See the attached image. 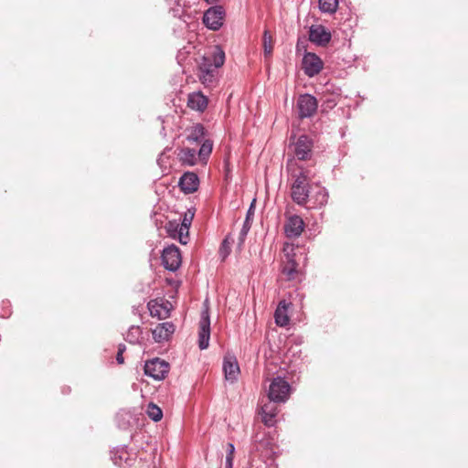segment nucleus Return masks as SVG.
<instances>
[{"label":"nucleus","mask_w":468,"mask_h":468,"mask_svg":"<svg viewBox=\"0 0 468 468\" xmlns=\"http://www.w3.org/2000/svg\"><path fill=\"white\" fill-rule=\"evenodd\" d=\"M225 55L222 51L218 55H215L213 58H203L200 63L199 80L205 86H211L215 81L217 69L224 64Z\"/></svg>","instance_id":"obj_1"},{"label":"nucleus","mask_w":468,"mask_h":468,"mask_svg":"<svg viewBox=\"0 0 468 468\" xmlns=\"http://www.w3.org/2000/svg\"><path fill=\"white\" fill-rule=\"evenodd\" d=\"M291 394V386L284 378L276 377L270 383L268 399L276 403H285Z\"/></svg>","instance_id":"obj_2"},{"label":"nucleus","mask_w":468,"mask_h":468,"mask_svg":"<svg viewBox=\"0 0 468 468\" xmlns=\"http://www.w3.org/2000/svg\"><path fill=\"white\" fill-rule=\"evenodd\" d=\"M293 184L292 186L291 196L292 200L298 205H304L309 198L308 176L305 172L301 171L298 175H293Z\"/></svg>","instance_id":"obj_3"},{"label":"nucleus","mask_w":468,"mask_h":468,"mask_svg":"<svg viewBox=\"0 0 468 468\" xmlns=\"http://www.w3.org/2000/svg\"><path fill=\"white\" fill-rule=\"evenodd\" d=\"M210 339V315L207 306V300L204 303V308L201 311L200 321L198 324V347L201 350L207 349Z\"/></svg>","instance_id":"obj_4"},{"label":"nucleus","mask_w":468,"mask_h":468,"mask_svg":"<svg viewBox=\"0 0 468 468\" xmlns=\"http://www.w3.org/2000/svg\"><path fill=\"white\" fill-rule=\"evenodd\" d=\"M169 369L170 365L159 357L146 361L144 367V374L155 380H163L167 376Z\"/></svg>","instance_id":"obj_5"},{"label":"nucleus","mask_w":468,"mask_h":468,"mask_svg":"<svg viewBox=\"0 0 468 468\" xmlns=\"http://www.w3.org/2000/svg\"><path fill=\"white\" fill-rule=\"evenodd\" d=\"M225 18V10L221 5H215L208 8L203 16L204 25L211 30H218Z\"/></svg>","instance_id":"obj_6"},{"label":"nucleus","mask_w":468,"mask_h":468,"mask_svg":"<svg viewBox=\"0 0 468 468\" xmlns=\"http://www.w3.org/2000/svg\"><path fill=\"white\" fill-rule=\"evenodd\" d=\"M318 102L314 96L305 93L299 96L297 101L298 115L300 119L313 116L317 110Z\"/></svg>","instance_id":"obj_7"},{"label":"nucleus","mask_w":468,"mask_h":468,"mask_svg":"<svg viewBox=\"0 0 468 468\" xmlns=\"http://www.w3.org/2000/svg\"><path fill=\"white\" fill-rule=\"evenodd\" d=\"M161 261L166 270L176 271L181 264V255L178 247L170 245L165 248L162 251Z\"/></svg>","instance_id":"obj_8"},{"label":"nucleus","mask_w":468,"mask_h":468,"mask_svg":"<svg viewBox=\"0 0 468 468\" xmlns=\"http://www.w3.org/2000/svg\"><path fill=\"white\" fill-rule=\"evenodd\" d=\"M314 142L306 134H302L293 144V154L297 159L305 161L312 157Z\"/></svg>","instance_id":"obj_9"},{"label":"nucleus","mask_w":468,"mask_h":468,"mask_svg":"<svg viewBox=\"0 0 468 468\" xmlns=\"http://www.w3.org/2000/svg\"><path fill=\"white\" fill-rule=\"evenodd\" d=\"M324 63L314 53L306 52L303 58L302 68L308 77L312 78L320 73Z\"/></svg>","instance_id":"obj_10"},{"label":"nucleus","mask_w":468,"mask_h":468,"mask_svg":"<svg viewBox=\"0 0 468 468\" xmlns=\"http://www.w3.org/2000/svg\"><path fill=\"white\" fill-rule=\"evenodd\" d=\"M112 460L119 467L130 468L134 464L135 454L130 452L126 446H121L112 452Z\"/></svg>","instance_id":"obj_11"},{"label":"nucleus","mask_w":468,"mask_h":468,"mask_svg":"<svg viewBox=\"0 0 468 468\" xmlns=\"http://www.w3.org/2000/svg\"><path fill=\"white\" fill-rule=\"evenodd\" d=\"M332 38L331 32L322 25H314L309 29V40L320 47H325Z\"/></svg>","instance_id":"obj_12"},{"label":"nucleus","mask_w":468,"mask_h":468,"mask_svg":"<svg viewBox=\"0 0 468 468\" xmlns=\"http://www.w3.org/2000/svg\"><path fill=\"white\" fill-rule=\"evenodd\" d=\"M283 229L287 238L295 239L303 231L304 222L300 216L292 215L288 218Z\"/></svg>","instance_id":"obj_13"},{"label":"nucleus","mask_w":468,"mask_h":468,"mask_svg":"<svg viewBox=\"0 0 468 468\" xmlns=\"http://www.w3.org/2000/svg\"><path fill=\"white\" fill-rule=\"evenodd\" d=\"M178 186L185 194L195 193L199 186V178L193 172H186L180 177Z\"/></svg>","instance_id":"obj_14"},{"label":"nucleus","mask_w":468,"mask_h":468,"mask_svg":"<svg viewBox=\"0 0 468 468\" xmlns=\"http://www.w3.org/2000/svg\"><path fill=\"white\" fill-rule=\"evenodd\" d=\"M277 404L278 403L269 399L268 402L261 407L260 414L261 420L268 427H272L276 423V416L278 414Z\"/></svg>","instance_id":"obj_15"},{"label":"nucleus","mask_w":468,"mask_h":468,"mask_svg":"<svg viewBox=\"0 0 468 468\" xmlns=\"http://www.w3.org/2000/svg\"><path fill=\"white\" fill-rule=\"evenodd\" d=\"M282 273L285 276L287 281H293L298 278V263L296 262L293 254H285V259L282 261Z\"/></svg>","instance_id":"obj_16"},{"label":"nucleus","mask_w":468,"mask_h":468,"mask_svg":"<svg viewBox=\"0 0 468 468\" xmlns=\"http://www.w3.org/2000/svg\"><path fill=\"white\" fill-rule=\"evenodd\" d=\"M223 371L227 380L234 382L239 374V367L235 356L228 355L223 360Z\"/></svg>","instance_id":"obj_17"},{"label":"nucleus","mask_w":468,"mask_h":468,"mask_svg":"<svg viewBox=\"0 0 468 468\" xmlns=\"http://www.w3.org/2000/svg\"><path fill=\"white\" fill-rule=\"evenodd\" d=\"M174 332L175 325L170 322L159 324L152 330L153 337L156 343L167 341Z\"/></svg>","instance_id":"obj_18"},{"label":"nucleus","mask_w":468,"mask_h":468,"mask_svg":"<svg viewBox=\"0 0 468 468\" xmlns=\"http://www.w3.org/2000/svg\"><path fill=\"white\" fill-rule=\"evenodd\" d=\"M187 106L192 110L204 112L207 107V98L200 91L192 92L188 95Z\"/></svg>","instance_id":"obj_19"},{"label":"nucleus","mask_w":468,"mask_h":468,"mask_svg":"<svg viewBox=\"0 0 468 468\" xmlns=\"http://www.w3.org/2000/svg\"><path fill=\"white\" fill-rule=\"evenodd\" d=\"M177 156L183 165H195L198 160L197 150L189 147L181 148Z\"/></svg>","instance_id":"obj_20"},{"label":"nucleus","mask_w":468,"mask_h":468,"mask_svg":"<svg viewBox=\"0 0 468 468\" xmlns=\"http://www.w3.org/2000/svg\"><path fill=\"white\" fill-rule=\"evenodd\" d=\"M253 217H254V206H253V202H252L247 211L245 220L243 222L242 228L239 232V246L243 245V243L246 239V237L251 228Z\"/></svg>","instance_id":"obj_21"},{"label":"nucleus","mask_w":468,"mask_h":468,"mask_svg":"<svg viewBox=\"0 0 468 468\" xmlns=\"http://www.w3.org/2000/svg\"><path fill=\"white\" fill-rule=\"evenodd\" d=\"M340 94L337 92H332V93H325L324 92L323 95L320 97V101H322L321 108L323 112H327L334 109L339 100Z\"/></svg>","instance_id":"obj_22"},{"label":"nucleus","mask_w":468,"mask_h":468,"mask_svg":"<svg viewBox=\"0 0 468 468\" xmlns=\"http://www.w3.org/2000/svg\"><path fill=\"white\" fill-rule=\"evenodd\" d=\"M275 323L279 326H286L289 324V316L287 315V303L286 302L281 301L274 313Z\"/></svg>","instance_id":"obj_23"},{"label":"nucleus","mask_w":468,"mask_h":468,"mask_svg":"<svg viewBox=\"0 0 468 468\" xmlns=\"http://www.w3.org/2000/svg\"><path fill=\"white\" fill-rule=\"evenodd\" d=\"M205 128L202 124L197 123L192 127L189 134L186 136V140L189 143H201L204 141Z\"/></svg>","instance_id":"obj_24"},{"label":"nucleus","mask_w":468,"mask_h":468,"mask_svg":"<svg viewBox=\"0 0 468 468\" xmlns=\"http://www.w3.org/2000/svg\"><path fill=\"white\" fill-rule=\"evenodd\" d=\"M142 328L138 325H132L128 329V332L125 335V340L133 345L140 344L142 337Z\"/></svg>","instance_id":"obj_25"},{"label":"nucleus","mask_w":468,"mask_h":468,"mask_svg":"<svg viewBox=\"0 0 468 468\" xmlns=\"http://www.w3.org/2000/svg\"><path fill=\"white\" fill-rule=\"evenodd\" d=\"M193 217H194V213H191L190 216L188 217L186 214L185 215L182 222L180 223V242L182 244H186L187 243V238H188V229H189V227L191 225V222H192V219H193Z\"/></svg>","instance_id":"obj_26"},{"label":"nucleus","mask_w":468,"mask_h":468,"mask_svg":"<svg viewBox=\"0 0 468 468\" xmlns=\"http://www.w3.org/2000/svg\"><path fill=\"white\" fill-rule=\"evenodd\" d=\"M263 52L265 60L269 59L272 54V37L269 30L263 32Z\"/></svg>","instance_id":"obj_27"},{"label":"nucleus","mask_w":468,"mask_h":468,"mask_svg":"<svg viewBox=\"0 0 468 468\" xmlns=\"http://www.w3.org/2000/svg\"><path fill=\"white\" fill-rule=\"evenodd\" d=\"M318 4L323 13L333 14L338 7V0H318Z\"/></svg>","instance_id":"obj_28"},{"label":"nucleus","mask_w":468,"mask_h":468,"mask_svg":"<svg viewBox=\"0 0 468 468\" xmlns=\"http://www.w3.org/2000/svg\"><path fill=\"white\" fill-rule=\"evenodd\" d=\"M146 414L154 421L157 422L163 418L162 410L153 402H150L147 406Z\"/></svg>","instance_id":"obj_29"},{"label":"nucleus","mask_w":468,"mask_h":468,"mask_svg":"<svg viewBox=\"0 0 468 468\" xmlns=\"http://www.w3.org/2000/svg\"><path fill=\"white\" fill-rule=\"evenodd\" d=\"M202 144L198 151H197V157L200 160H207L209 154L212 152V143L209 140H205L201 142Z\"/></svg>","instance_id":"obj_30"},{"label":"nucleus","mask_w":468,"mask_h":468,"mask_svg":"<svg viewBox=\"0 0 468 468\" xmlns=\"http://www.w3.org/2000/svg\"><path fill=\"white\" fill-rule=\"evenodd\" d=\"M311 199H314V206H315V207L316 206H319V207L324 206L328 200V192L326 191L325 188L321 187L316 192V194L314 197H312Z\"/></svg>","instance_id":"obj_31"},{"label":"nucleus","mask_w":468,"mask_h":468,"mask_svg":"<svg viewBox=\"0 0 468 468\" xmlns=\"http://www.w3.org/2000/svg\"><path fill=\"white\" fill-rule=\"evenodd\" d=\"M180 223H178L176 220H170L165 225L166 232L171 236L172 238H176L178 236L180 239Z\"/></svg>","instance_id":"obj_32"},{"label":"nucleus","mask_w":468,"mask_h":468,"mask_svg":"<svg viewBox=\"0 0 468 468\" xmlns=\"http://www.w3.org/2000/svg\"><path fill=\"white\" fill-rule=\"evenodd\" d=\"M225 468H233L235 446L232 442L227 443Z\"/></svg>","instance_id":"obj_33"},{"label":"nucleus","mask_w":468,"mask_h":468,"mask_svg":"<svg viewBox=\"0 0 468 468\" xmlns=\"http://www.w3.org/2000/svg\"><path fill=\"white\" fill-rule=\"evenodd\" d=\"M230 253V243L229 242V238L223 239L220 248L219 254L225 259Z\"/></svg>","instance_id":"obj_34"},{"label":"nucleus","mask_w":468,"mask_h":468,"mask_svg":"<svg viewBox=\"0 0 468 468\" xmlns=\"http://www.w3.org/2000/svg\"><path fill=\"white\" fill-rule=\"evenodd\" d=\"M223 169L225 172V178H226V180H229V178L231 176V167H230V163H229V159H227V158L224 159Z\"/></svg>","instance_id":"obj_35"},{"label":"nucleus","mask_w":468,"mask_h":468,"mask_svg":"<svg viewBox=\"0 0 468 468\" xmlns=\"http://www.w3.org/2000/svg\"><path fill=\"white\" fill-rule=\"evenodd\" d=\"M148 305H149V310H150L151 315L152 316H157L160 319L161 318V314H160L159 311L155 310L154 306L151 305V303H149Z\"/></svg>","instance_id":"obj_36"},{"label":"nucleus","mask_w":468,"mask_h":468,"mask_svg":"<svg viewBox=\"0 0 468 468\" xmlns=\"http://www.w3.org/2000/svg\"><path fill=\"white\" fill-rule=\"evenodd\" d=\"M116 361H117L118 364H122L124 362V358L122 356V353L117 352Z\"/></svg>","instance_id":"obj_37"},{"label":"nucleus","mask_w":468,"mask_h":468,"mask_svg":"<svg viewBox=\"0 0 468 468\" xmlns=\"http://www.w3.org/2000/svg\"><path fill=\"white\" fill-rule=\"evenodd\" d=\"M126 347H125V345L123 344H120L119 346H118V352H121L123 354V352L125 351Z\"/></svg>","instance_id":"obj_38"},{"label":"nucleus","mask_w":468,"mask_h":468,"mask_svg":"<svg viewBox=\"0 0 468 468\" xmlns=\"http://www.w3.org/2000/svg\"><path fill=\"white\" fill-rule=\"evenodd\" d=\"M62 391H63V393H69L70 391V388L69 387L64 388Z\"/></svg>","instance_id":"obj_39"},{"label":"nucleus","mask_w":468,"mask_h":468,"mask_svg":"<svg viewBox=\"0 0 468 468\" xmlns=\"http://www.w3.org/2000/svg\"><path fill=\"white\" fill-rule=\"evenodd\" d=\"M205 1L209 3V4H213V3L218 2V0H205Z\"/></svg>","instance_id":"obj_40"},{"label":"nucleus","mask_w":468,"mask_h":468,"mask_svg":"<svg viewBox=\"0 0 468 468\" xmlns=\"http://www.w3.org/2000/svg\"><path fill=\"white\" fill-rule=\"evenodd\" d=\"M166 150H169V148H165V151L163 153H161V156H163L165 154Z\"/></svg>","instance_id":"obj_41"},{"label":"nucleus","mask_w":468,"mask_h":468,"mask_svg":"<svg viewBox=\"0 0 468 468\" xmlns=\"http://www.w3.org/2000/svg\"><path fill=\"white\" fill-rule=\"evenodd\" d=\"M299 48H300V42L298 41V43H297V49H299Z\"/></svg>","instance_id":"obj_42"}]
</instances>
